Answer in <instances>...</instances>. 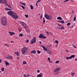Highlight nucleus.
Returning <instances> with one entry per match:
<instances>
[{
    "label": "nucleus",
    "instance_id": "nucleus-1",
    "mask_svg": "<svg viewBox=\"0 0 77 77\" xmlns=\"http://www.w3.org/2000/svg\"><path fill=\"white\" fill-rule=\"evenodd\" d=\"M8 14L9 15H10L11 17H12L13 18H14V19H17V18H18V16L17 15V14L16 13L13 12L11 11H8L7 12Z\"/></svg>",
    "mask_w": 77,
    "mask_h": 77
},
{
    "label": "nucleus",
    "instance_id": "nucleus-2",
    "mask_svg": "<svg viewBox=\"0 0 77 77\" xmlns=\"http://www.w3.org/2000/svg\"><path fill=\"white\" fill-rule=\"evenodd\" d=\"M7 21L5 17H3L1 20V24L2 25V26H6L7 24Z\"/></svg>",
    "mask_w": 77,
    "mask_h": 77
},
{
    "label": "nucleus",
    "instance_id": "nucleus-3",
    "mask_svg": "<svg viewBox=\"0 0 77 77\" xmlns=\"http://www.w3.org/2000/svg\"><path fill=\"white\" fill-rule=\"evenodd\" d=\"M45 17L46 19L49 20H51L52 19V16L51 15H49L47 14H45Z\"/></svg>",
    "mask_w": 77,
    "mask_h": 77
},
{
    "label": "nucleus",
    "instance_id": "nucleus-4",
    "mask_svg": "<svg viewBox=\"0 0 77 77\" xmlns=\"http://www.w3.org/2000/svg\"><path fill=\"white\" fill-rule=\"evenodd\" d=\"M28 49L26 47H24L22 48V53L23 54H24L25 53H26V52L27 51Z\"/></svg>",
    "mask_w": 77,
    "mask_h": 77
},
{
    "label": "nucleus",
    "instance_id": "nucleus-5",
    "mask_svg": "<svg viewBox=\"0 0 77 77\" xmlns=\"http://www.w3.org/2000/svg\"><path fill=\"white\" fill-rule=\"evenodd\" d=\"M38 38H41V39H46V38H47V37H46L45 36H44V35L42 34L40 35Z\"/></svg>",
    "mask_w": 77,
    "mask_h": 77
},
{
    "label": "nucleus",
    "instance_id": "nucleus-6",
    "mask_svg": "<svg viewBox=\"0 0 77 77\" xmlns=\"http://www.w3.org/2000/svg\"><path fill=\"white\" fill-rule=\"evenodd\" d=\"M36 37H33V38L31 41V44H33L36 42Z\"/></svg>",
    "mask_w": 77,
    "mask_h": 77
},
{
    "label": "nucleus",
    "instance_id": "nucleus-7",
    "mask_svg": "<svg viewBox=\"0 0 77 77\" xmlns=\"http://www.w3.org/2000/svg\"><path fill=\"white\" fill-rule=\"evenodd\" d=\"M7 3V0H0V3Z\"/></svg>",
    "mask_w": 77,
    "mask_h": 77
},
{
    "label": "nucleus",
    "instance_id": "nucleus-8",
    "mask_svg": "<svg viewBox=\"0 0 77 77\" xmlns=\"http://www.w3.org/2000/svg\"><path fill=\"white\" fill-rule=\"evenodd\" d=\"M20 23L25 28H26V24L24 22H22V21H20Z\"/></svg>",
    "mask_w": 77,
    "mask_h": 77
},
{
    "label": "nucleus",
    "instance_id": "nucleus-9",
    "mask_svg": "<svg viewBox=\"0 0 77 77\" xmlns=\"http://www.w3.org/2000/svg\"><path fill=\"white\" fill-rule=\"evenodd\" d=\"M60 69H61L60 68H57L54 70V72H57L60 71Z\"/></svg>",
    "mask_w": 77,
    "mask_h": 77
},
{
    "label": "nucleus",
    "instance_id": "nucleus-10",
    "mask_svg": "<svg viewBox=\"0 0 77 77\" xmlns=\"http://www.w3.org/2000/svg\"><path fill=\"white\" fill-rule=\"evenodd\" d=\"M7 56L8 57H7V58H8V59H9L11 60H12V59H13L12 56L10 55H8Z\"/></svg>",
    "mask_w": 77,
    "mask_h": 77
},
{
    "label": "nucleus",
    "instance_id": "nucleus-11",
    "mask_svg": "<svg viewBox=\"0 0 77 77\" xmlns=\"http://www.w3.org/2000/svg\"><path fill=\"white\" fill-rule=\"evenodd\" d=\"M47 52L49 55H51V54H52L51 51H50V50H48Z\"/></svg>",
    "mask_w": 77,
    "mask_h": 77
},
{
    "label": "nucleus",
    "instance_id": "nucleus-12",
    "mask_svg": "<svg viewBox=\"0 0 77 77\" xmlns=\"http://www.w3.org/2000/svg\"><path fill=\"white\" fill-rule=\"evenodd\" d=\"M42 77V73H41L40 74L37 75V77Z\"/></svg>",
    "mask_w": 77,
    "mask_h": 77
},
{
    "label": "nucleus",
    "instance_id": "nucleus-13",
    "mask_svg": "<svg viewBox=\"0 0 77 77\" xmlns=\"http://www.w3.org/2000/svg\"><path fill=\"white\" fill-rule=\"evenodd\" d=\"M4 3L5 4V5H6V6H8V8H12V7L11 6V5H8V4H7L6 3H5L4 2Z\"/></svg>",
    "mask_w": 77,
    "mask_h": 77
},
{
    "label": "nucleus",
    "instance_id": "nucleus-14",
    "mask_svg": "<svg viewBox=\"0 0 77 77\" xmlns=\"http://www.w3.org/2000/svg\"><path fill=\"white\" fill-rule=\"evenodd\" d=\"M5 63L6 66H8V65H10V63H8L6 61H5Z\"/></svg>",
    "mask_w": 77,
    "mask_h": 77
},
{
    "label": "nucleus",
    "instance_id": "nucleus-15",
    "mask_svg": "<svg viewBox=\"0 0 77 77\" xmlns=\"http://www.w3.org/2000/svg\"><path fill=\"white\" fill-rule=\"evenodd\" d=\"M31 54H35L36 53V51L35 50H32L31 51Z\"/></svg>",
    "mask_w": 77,
    "mask_h": 77
},
{
    "label": "nucleus",
    "instance_id": "nucleus-16",
    "mask_svg": "<svg viewBox=\"0 0 77 77\" xmlns=\"http://www.w3.org/2000/svg\"><path fill=\"white\" fill-rule=\"evenodd\" d=\"M10 33V35L11 36H12V35H14V34H15V33L14 32H9Z\"/></svg>",
    "mask_w": 77,
    "mask_h": 77
},
{
    "label": "nucleus",
    "instance_id": "nucleus-17",
    "mask_svg": "<svg viewBox=\"0 0 77 77\" xmlns=\"http://www.w3.org/2000/svg\"><path fill=\"white\" fill-rule=\"evenodd\" d=\"M43 47V49L45 51H47V48H45V47Z\"/></svg>",
    "mask_w": 77,
    "mask_h": 77
},
{
    "label": "nucleus",
    "instance_id": "nucleus-18",
    "mask_svg": "<svg viewBox=\"0 0 77 77\" xmlns=\"http://www.w3.org/2000/svg\"><path fill=\"white\" fill-rule=\"evenodd\" d=\"M25 29H26V31L27 33H29V32H30V31L29 30V29H26V28H25Z\"/></svg>",
    "mask_w": 77,
    "mask_h": 77
},
{
    "label": "nucleus",
    "instance_id": "nucleus-19",
    "mask_svg": "<svg viewBox=\"0 0 77 77\" xmlns=\"http://www.w3.org/2000/svg\"><path fill=\"white\" fill-rule=\"evenodd\" d=\"M71 59H72V58H74V57H75V55H72L70 57Z\"/></svg>",
    "mask_w": 77,
    "mask_h": 77
},
{
    "label": "nucleus",
    "instance_id": "nucleus-20",
    "mask_svg": "<svg viewBox=\"0 0 77 77\" xmlns=\"http://www.w3.org/2000/svg\"><path fill=\"white\" fill-rule=\"evenodd\" d=\"M66 60H68V59H71L70 57H67L66 58Z\"/></svg>",
    "mask_w": 77,
    "mask_h": 77
},
{
    "label": "nucleus",
    "instance_id": "nucleus-21",
    "mask_svg": "<svg viewBox=\"0 0 77 77\" xmlns=\"http://www.w3.org/2000/svg\"><path fill=\"white\" fill-rule=\"evenodd\" d=\"M14 53L16 54V55H17V56H19V54H18V53L15 52Z\"/></svg>",
    "mask_w": 77,
    "mask_h": 77
},
{
    "label": "nucleus",
    "instance_id": "nucleus-22",
    "mask_svg": "<svg viewBox=\"0 0 77 77\" xmlns=\"http://www.w3.org/2000/svg\"><path fill=\"white\" fill-rule=\"evenodd\" d=\"M62 18L60 17H58L57 18V20H62Z\"/></svg>",
    "mask_w": 77,
    "mask_h": 77
},
{
    "label": "nucleus",
    "instance_id": "nucleus-23",
    "mask_svg": "<svg viewBox=\"0 0 77 77\" xmlns=\"http://www.w3.org/2000/svg\"><path fill=\"white\" fill-rule=\"evenodd\" d=\"M30 6L31 7V9H33V6L30 5Z\"/></svg>",
    "mask_w": 77,
    "mask_h": 77
},
{
    "label": "nucleus",
    "instance_id": "nucleus-24",
    "mask_svg": "<svg viewBox=\"0 0 77 77\" xmlns=\"http://www.w3.org/2000/svg\"><path fill=\"white\" fill-rule=\"evenodd\" d=\"M20 4H22V5H24V6H26V4H25V3H23L22 2H20Z\"/></svg>",
    "mask_w": 77,
    "mask_h": 77
},
{
    "label": "nucleus",
    "instance_id": "nucleus-25",
    "mask_svg": "<svg viewBox=\"0 0 77 77\" xmlns=\"http://www.w3.org/2000/svg\"><path fill=\"white\" fill-rule=\"evenodd\" d=\"M20 6H21V7H22V9H25V8L23 6H21V5H20Z\"/></svg>",
    "mask_w": 77,
    "mask_h": 77
},
{
    "label": "nucleus",
    "instance_id": "nucleus-26",
    "mask_svg": "<svg viewBox=\"0 0 77 77\" xmlns=\"http://www.w3.org/2000/svg\"><path fill=\"white\" fill-rule=\"evenodd\" d=\"M70 25H71V23H67V26H69Z\"/></svg>",
    "mask_w": 77,
    "mask_h": 77
},
{
    "label": "nucleus",
    "instance_id": "nucleus-27",
    "mask_svg": "<svg viewBox=\"0 0 77 77\" xmlns=\"http://www.w3.org/2000/svg\"><path fill=\"white\" fill-rule=\"evenodd\" d=\"M19 36H23V34L22 33H20L19 34Z\"/></svg>",
    "mask_w": 77,
    "mask_h": 77
},
{
    "label": "nucleus",
    "instance_id": "nucleus-28",
    "mask_svg": "<svg viewBox=\"0 0 77 77\" xmlns=\"http://www.w3.org/2000/svg\"><path fill=\"white\" fill-rule=\"evenodd\" d=\"M23 64L24 65H26V64H27V62H26L25 61H24L23 62Z\"/></svg>",
    "mask_w": 77,
    "mask_h": 77
},
{
    "label": "nucleus",
    "instance_id": "nucleus-29",
    "mask_svg": "<svg viewBox=\"0 0 77 77\" xmlns=\"http://www.w3.org/2000/svg\"><path fill=\"white\" fill-rule=\"evenodd\" d=\"M2 71H5V68H2L1 69Z\"/></svg>",
    "mask_w": 77,
    "mask_h": 77
},
{
    "label": "nucleus",
    "instance_id": "nucleus-30",
    "mask_svg": "<svg viewBox=\"0 0 77 77\" xmlns=\"http://www.w3.org/2000/svg\"><path fill=\"white\" fill-rule=\"evenodd\" d=\"M60 23H62V24H64V23H65V22L64 21H61Z\"/></svg>",
    "mask_w": 77,
    "mask_h": 77
},
{
    "label": "nucleus",
    "instance_id": "nucleus-31",
    "mask_svg": "<svg viewBox=\"0 0 77 77\" xmlns=\"http://www.w3.org/2000/svg\"><path fill=\"white\" fill-rule=\"evenodd\" d=\"M75 20H76V17H74V19H73V21H75Z\"/></svg>",
    "mask_w": 77,
    "mask_h": 77
},
{
    "label": "nucleus",
    "instance_id": "nucleus-32",
    "mask_svg": "<svg viewBox=\"0 0 77 77\" xmlns=\"http://www.w3.org/2000/svg\"><path fill=\"white\" fill-rule=\"evenodd\" d=\"M6 9L8 11V10H9V11H11V9H10L9 8H6Z\"/></svg>",
    "mask_w": 77,
    "mask_h": 77
},
{
    "label": "nucleus",
    "instance_id": "nucleus-33",
    "mask_svg": "<svg viewBox=\"0 0 77 77\" xmlns=\"http://www.w3.org/2000/svg\"><path fill=\"white\" fill-rule=\"evenodd\" d=\"M25 16L26 18H28V17H29V16L28 15L26 14L25 15Z\"/></svg>",
    "mask_w": 77,
    "mask_h": 77
},
{
    "label": "nucleus",
    "instance_id": "nucleus-34",
    "mask_svg": "<svg viewBox=\"0 0 77 77\" xmlns=\"http://www.w3.org/2000/svg\"><path fill=\"white\" fill-rule=\"evenodd\" d=\"M55 43H57V44H58L59 43V41H58L57 40H56L55 41Z\"/></svg>",
    "mask_w": 77,
    "mask_h": 77
},
{
    "label": "nucleus",
    "instance_id": "nucleus-35",
    "mask_svg": "<svg viewBox=\"0 0 77 77\" xmlns=\"http://www.w3.org/2000/svg\"><path fill=\"white\" fill-rule=\"evenodd\" d=\"M60 29H65V27H64L63 26V27H61Z\"/></svg>",
    "mask_w": 77,
    "mask_h": 77
},
{
    "label": "nucleus",
    "instance_id": "nucleus-36",
    "mask_svg": "<svg viewBox=\"0 0 77 77\" xmlns=\"http://www.w3.org/2000/svg\"><path fill=\"white\" fill-rule=\"evenodd\" d=\"M37 53L38 54H40L41 53V52L39 51H37Z\"/></svg>",
    "mask_w": 77,
    "mask_h": 77
},
{
    "label": "nucleus",
    "instance_id": "nucleus-37",
    "mask_svg": "<svg viewBox=\"0 0 77 77\" xmlns=\"http://www.w3.org/2000/svg\"><path fill=\"white\" fill-rule=\"evenodd\" d=\"M4 45H6V46H7V47H9V46L7 44H5Z\"/></svg>",
    "mask_w": 77,
    "mask_h": 77
},
{
    "label": "nucleus",
    "instance_id": "nucleus-38",
    "mask_svg": "<svg viewBox=\"0 0 77 77\" xmlns=\"http://www.w3.org/2000/svg\"><path fill=\"white\" fill-rule=\"evenodd\" d=\"M74 73H72L71 74V75L72 76V77H73L74 76Z\"/></svg>",
    "mask_w": 77,
    "mask_h": 77
},
{
    "label": "nucleus",
    "instance_id": "nucleus-39",
    "mask_svg": "<svg viewBox=\"0 0 77 77\" xmlns=\"http://www.w3.org/2000/svg\"><path fill=\"white\" fill-rule=\"evenodd\" d=\"M29 42V40H26V42L27 43H28V42Z\"/></svg>",
    "mask_w": 77,
    "mask_h": 77
},
{
    "label": "nucleus",
    "instance_id": "nucleus-40",
    "mask_svg": "<svg viewBox=\"0 0 77 77\" xmlns=\"http://www.w3.org/2000/svg\"><path fill=\"white\" fill-rule=\"evenodd\" d=\"M68 1H69V0H65L64 2H68Z\"/></svg>",
    "mask_w": 77,
    "mask_h": 77
},
{
    "label": "nucleus",
    "instance_id": "nucleus-41",
    "mask_svg": "<svg viewBox=\"0 0 77 77\" xmlns=\"http://www.w3.org/2000/svg\"><path fill=\"white\" fill-rule=\"evenodd\" d=\"M39 72H40V70H37V72L38 73H39Z\"/></svg>",
    "mask_w": 77,
    "mask_h": 77
},
{
    "label": "nucleus",
    "instance_id": "nucleus-42",
    "mask_svg": "<svg viewBox=\"0 0 77 77\" xmlns=\"http://www.w3.org/2000/svg\"><path fill=\"white\" fill-rule=\"evenodd\" d=\"M42 14L40 16L41 19H42Z\"/></svg>",
    "mask_w": 77,
    "mask_h": 77
},
{
    "label": "nucleus",
    "instance_id": "nucleus-43",
    "mask_svg": "<svg viewBox=\"0 0 77 77\" xmlns=\"http://www.w3.org/2000/svg\"><path fill=\"white\" fill-rule=\"evenodd\" d=\"M58 62H59V61H57L56 62V63H58Z\"/></svg>",
    "mask_w": 77,
    "mask_h": 77
},
{
    "label": "nucleus",
    "instance_id": "nucleus-44",
    "mask_svg": "<svg viewBox=\"0 0 77 77\" xmlns=\"http://www.w3.org/2000/svg\"><path fill=\"white\" fill-rule=\"evenodd\" d=\"M66 51L67 53L69 52V51H68V50H67L66 49Z\"/></svg>",
    "mask_w": 77,
    "mask_h": 77
},
{
    "label": "nucleus",
    "instance_id": "nucleus-45",
    "mask_svg": "<svg viewBox=\"0 0 77 77\" xmlns=\"http://www.w3.org/2000/svg\"><path fill=\"white\" fill-rule=\"evenodd\" d=\"M48 61H49V60H50V57H48Z\"/></svg>",
    "mask_w": 77,
    "mask_h": 77
},
{
    "label": "nucleus",
    "instance_id": "nucleus-46",
    "mask_svg": "<svg viewBox=\"0 0 77 77\" xmlns=\"http://www.w3.org/2000/svg\"><path fill=\"white\" fill-rule=\"evenodd\" d=\"M41 2V0H38V1L37 2V3H38V2Z\"/></svg>",
    "mask_w": 77,
    "mask_h": 77
},
{
    "label": "nucleus",
    "instance_id": "nucleus-47",
    "mask_svg": "<svg viewBox=\"0 0 77 77\" xmlns=\"http://www.w3.org/2000/svg\"><path fill=\"white\" fill-rule=\"evenodd\" d=\"M43 23H45V20H43Z\"/></svg>",
    "mask_w": 77,
    "mask_h": 77
},
{
    "label": "nucleus",
    "instance_id": "nucleus-48",
    "mask_svg": "<svg viewBox=\"0 0 77 77\" xmlns=\"http://www.w3.org/2000/svg\"><path fill=\"white\" fill-rule=\"evenodd\" d=\"M73 47L74 48H76V47H75V46L74 45H73Z\"/></svg>",
    "mask_w": 77,
    "mask_h": 77
},
{
    "label": "nucleus",
    "instance_id": "nucleus-49",
    "mask_svg": "<svg viewBox=\"0 0 77 77\" xmlns=\"http://www.w3.org/2000/svg\"><path fill=\"white\" fill-rule=\"evenodd\" d=\"M46 33L47 34V35H48L49 34V33H48V32H46Z\"/></svg>",
    "mask_w": 77,
    "mask_h": 77
},
{
    "label": "nucleus",
    "instance_id": "nucleus-50",
    "mask_svg": "<svg viewBox=\"0 0 77 77\" xmlns=\"http://www.w3.org/2000/svg\"><path fill=\"white\" fill-rule=\"evenodd\" d=\"M41 47H42L43 48V47H45L43 46V45H41Z\"/></svg>",
    "mask_w": 77,
    "mask_h": 77
},
{
    "label": "nucleus",
    "instance_id": "nucleus-51",
    "mask_svg": "<svg viewBox=\"0 0 77 77\" xmlns=\"http://www.w3.org/2000/svg\"><path fill=\"white\" fill-rule=\"evenodd\" d=\"M38 3L37 2H36V5L37 6H38Z\"/></svg>",
    "mask_w": 77,
    "mask_h": 77
},
{
    "label": "nucleus",
    "instance_id": "nucleus-52",
    "mask_svg": "<svg viewBox=\"0 0 77 77\" xmlns=\"http://www.w3.org/2000/svg\"><path fill=\"white\" fill-rule=\"evenodd\" d=\"M2 60H0V63H2Z\"/></svg>",
    "mask_w": 77,
    "mask_h": 77
},
{
    "label": "nucleus",
    "instance_id": "nucleus-53",
    "mask_svg": "<svg viewBox=\"0 0 77 77\" xmlns=\"http://www.w3.org/2000/svg\"><path fill=\"white\" fill-rule=\"evenodd\" d=\"M58 23H61V21H60V20L58 21Z\"/></svg>",
    "mask_w": 77,
    "mask_h": 77
},
{
    "label": "nucleus",
    "instance_id": "nucleus-54",
    "mask_svg": "<svg viewBox=\"0 0 77 77\" xmlns=\"http://www.w3.org/2000/svg\"><path fill=\"white\" fill-rule=\"evenodd\" d=\"M24 77H27V76H26V74H24Z\"/></svg>",
    "mask_w": 77,
    "mask_h": 77
},
{
    "label": "nucleus",
    "instance_id": "nucleus-55",
    "mask_svg": "<svg viewBox=\"0 0 77 77\" xmlns=\"http://www.w3.org/2000/svg\"><path fill=\"white\" fill-rule=\"evenodd\" d=\"M19 31H21V29L19 28Z\"/></svg>",
    "mask_w": 77,
    "mask_h": 77
},
{
    "label": "nucleus",
    "instance_id": "nucleus-56",
    "mask_svg": "<svg viewBox=\"0 0 77 77\" xmlns=\"http://www.w3.org/2000/svg\"><path fill=\"white\" fill-rule=\"evenodd\" d=\"M50 34H51V35H53V33L51 32Z\"/></svg>",
    "mask_w": 77,
    "mask_h": 77
},
{
    "label": "nucleus",
    "instance_id": "nucleus-57",
    "mask_svg": "<svg viewBox=\"0 0 77 77\" xmlns=\"http://www.w3.org/2000/svg\"><path fill=\"white\" fill-rule=\"evenodd\" d=\"M17 59H20V57H17Z\"/></svg>",
    "mask_w": 77,
    "mask_h": 77
},
{
    "label": "nucleus",
    "instance_id": "nucleus-58",
    "mask_svg": "<svg viewBox=\"0 0 77 77\" xmlns=\"http://www.w3.org/2000/svg\"><path fill=\"white\" fill-rule=\"evenodd\" d=\"M29 75H28L26 76V77H29Z\"/></svg>",
    "mask_w": 77,
    "mask_h": 77
},
{
    "label": "nucleus",
    "instance_id": "nucleus-59",
    "mask_svg": "<svg viewBox=\"0 0 77 77\" xmlns=\"http://www.w3.org/2000/svg\"><path fill=\"white\" fill-rule=\"evenodd\" d=\"M39 43H40V44L41 45V42H40Z\"/></svg>",
    "mask_w": 77,
    "mask_h": 77
},
{
    "label": "nucleus",
    "instance_id": "nucleus-60",
    "mask_svg": "<svg viewBox=\"0 0 77 77\" xmlns=\"http://www.w3.org/2000/svg\"><path fill=\"white\" fill-rule=\"evenodd\" d=\"M58 74V72H57V73H56V74Z\"/></svg>",
    "mask_w": 77,
    "mask_h": 77
},
{
    "label": "nucleus",
    "instance_id": "nucleus-61",
    "mask_svg": "<svg viewBox=\"0 0 77 77\" xmlns=\"http://www.w3.org/2000/svg\"><path fill=\"white\" fill-rule=\"evenodd\" d=\"M43 20H45V17H43Z\"/></svg>",
    "mask_w": 77,
    "mask_h": 77
},
{
    "label": "nucleus",
    "instance_id": "nucleus-62",
    "mask_svg": "<svg viewBox=\"0 0 77 77\" xmlns=\"http://www.w3.org/2000/svg\"><path fill=\"white\" fill-rule=\"evenodd\" d=\"M75 61H76V60H77V59H76L75 60Z\"/></svg>",
    "mask_w": 77,
    "mask_h": 77
},
{
    "label": "nucleus",
    "instance_id": "nucleus-63",
    "mask_svg": "<svg viewBox=\"0 0 77 77\" xmlns=\"http://www.w3.org/2000/svg\"><path fill=\"white\" fill-rule=\"evenodd\" d=\"M72 13H74V12L73 11H72Z\"/></svg>",
    "mask_w": 77,
    "mask_h": 77
},
{
    "label": "nucleus",
    "instance_id": "nucleus-64",
    "mask_svg": "<svg viewBox=\"0 0 77 77\" xmlns=\"http://www.w3.org/2000/svg\"><path fill=\"white\" fill-rule=\"evenodd\" d=\"M49 62H51V61H50V60H49Z\"/></svg>",
    "mask_w": 77,
    "mask_h": 77
}]
</instances>
